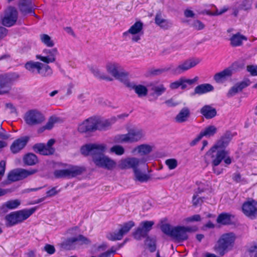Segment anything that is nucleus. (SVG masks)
<instances>
[{"instance_id": "f257e3e1", "label": "nucleus", "mask_w": 257, "mask_h": 257, "mask_svg": "<svg viewBox=\"0 0 257 257\" xmlns=\"http://www.w3.org/2000/svg\"><path fill=\"white\" fill-rule=\"evenodd\" d=\"M232 137L233 135L230 132H226L216 144L211 147L206 154V156H210L213 172L217 175L223 172V169L219 170L216 168L222 161L225 164L226 167L232 163L231 158L228 155V151L224 149L219 150V149L226 148Z\"/></svg>"}, {"instance_id": "f03ea898", "label": "nucleus", "mask_w": 257, "mask_h": 257, "mask_svg": "<svg viewBox=\"0 0 257 257\" xmlns=\"http://www.w3.org/2000/svg\"><path fill=\"white\" fill-rule=\"evenodd\" d=\"M106 145L103 144H87L80 149L84 156H91L93 162L98 168L112 170L115 168L116 163L111 158L104 154Z\"/></svg>"}, {"instance_id": "7ed1b4c3", "label": "nucleus", "mask_w": 257, "mask_h": 257, "mask_svg": "<svg viewBox=\"0 0 257 257\" xmlns=\"http://www.w3.org/2000/svg\"><path fill=\"white\" fill-rule=\"evenodd\" d=\"M200 62L201 60L199 58H191L181 62L177 66L170 64L164 68L151 69L150 70V74L153 76H157L170 71L173 75H178L195 67Z\"/></svg>"}, {"instance_id": "20e7f679", "label": "nucleus", "mask_w": 257, "mask_h": 257, "mask_svg": "<svg viewBox=\"0 0 257 257\" xmlns=\"http://www.w3.org/2000/svg\"><path fill=\"white\" fill-rule=\"evenodd\" d=\"M146 160L145 159H138L136 158H128L122 160L119 165L122 169L132 168L134 170L135 180L140 182H146L150 179V176L143 173L138 168L139 167L144 170L147 169V165L146 164Z\"/></svg>"}, {"instance_id": "39448f33", "label": "nucleus", "mask_w": 257, "mask_h": 257, "mask_svg": "<svg viewBox=\"0 0 257 257\" xmlns=\"http://www.w3.org/2000/svg\"><path fill=\"white\" fill-rule=\"evenodd\" d=\"M197 229L196 226H177L172 227L168 223L164 224L161 226V229L164 234L172 237L178 242H182L187 240L188 238L187 232L196 231Z\"/></svg>"}, {"instance_id": "423d86ee", "label": "nucleus", "mask_w": 257, "mask_h": 257, "mask_svg": "<svg viewBox=\"0 0 257 257\" xmlns=\"http://www.w3.org/2000/svg\"><path fill=\"white\" fill-rule=\"evenodd\" d=\"M145 136V132L142 129L133 128L130 129L127 134L116 135L113 141L118 144L134 143L139 142Z\"/></svg>"}, {"instance_id": "0eeeda50", "label": "nucleus", "mask_w": 257, "mask_h": 257, "mask_svg": "<svg viewBox=\"0 0 257 257\" xmlns=\"http://www.w3.org/2000/svg\"><path fill=\"white\" fill-rule=\"evenodd\" d=\"M25 67L32 73L38 74L42 77H49L53 74V70L50 66L39 62H27Z\"/></svg>"}, {"instance_id": "6e6552de", "label": "nucleus", "mask_w": 257, "mask_h": 257, "mask_svg": "<svg viewBox=\"0 0 257 257\" xmlns=\"http://www.w3.org/2000/svg\"><path fill=\"white\" fill-rule=\"evenodd\" d=\"M235 236L232 232L223 234L217 241L216 250L220 255H223L226 251L232 247Z\"/></svg>"}, {"instance_id": "1a4fd4ad", "label": "nucleus", "mask_w": 257, "mask_h": 257, "mask_svg": "<svg viewBox=\"0 0 257 257\" xmlns=\"http://www.w3.org/2000/svg\"><path fill=\"white\" fill-rule=\"evenodd\" d=\"M85 171L83 167L70 165L67 169L57 170L54 172L55 177L57 178H72L80 175Z\"/></svg>"}, {"instance_id": "9d476101", "label": "nucleus", "mask_w": 257, "mask_h": 257, "mask_svg": "<svg viewBox=\"0 0 257 257\" xmlns=\"http://www.w3.org/2000/svg\"><path fill=\"white\" fill-rule=\"evenodd\" d=\"M37 172H38V170L34 169L29 170L22 168L13 170L10 171L8 174V180L6 184H9L12 182L23 180Z\"/></svg>"}, {"instance_id": "9b49d317", "label": "nucleus", "mask_w": 257, "mask_h": 257, "mask_svg": "<svg viewBox=\"0 0 257 257\" xmlns=\"http://www.w3.org/2000/svg\"><path fill=\"white\" fill-rule=\"evenodd\" d=\"M106 68L108 73L124 84L128 79V73L124 71L117 63H108L106 66Z\"/></svg>"}, {"instance_id": "f8f14e48", "label": "nucleus", "mask_w": 257, "mask_h": 257, "mask_svg": "<svg viewBox=\"0 0 257 257\" xmlns=\"http://www.w3.org/2000/svg\"><path fill=\"white\" fill-rule=\"evenodd\" d=\"M90 240L82 235L68 238L61 243V247L66 250H71L75 248L77 245L88 244Z\"/></svg>"}, {"instance_id": "ddd939ff", "label": "nucleus", "mask_w": 257, "mask_h": 257, "mask_svg": "<svg viewBox=\"0 0 257 257\" xmlns=\"http://www.w3.org/2000/svg\"><path fill=\"white\" fill-rule=\"evenodd\" d=\"M143 26L144 24L141 21H137L127 31L123 33V36L130 38V35H133L132 41L137 42L141 40V35L143 34Z\"/></svg>"}, {"instance_id": "4468645a", "label": "nucleus", "mask_w": 257, "mask_h": 257, "mask_svg": "<svg viewBox=\"0 0 257 257\" xmlns=\"http://www.w3.org/2000/svg\"><path fill=\"white\" fill-rule=\"evenodd\" d=\"M155 222L153 221H144L140 223L139 226L133 233L134 237L137 240L148 236V233L152 229Z\"/></svg>"}, {"instance_id": "2eb2a0df", "label": "nucleus", "mask_w": 257, "mask_h": 257, "mask_svg": "<svg viewBox=\"0 0 257 257\" xmlns=\"http://www.w3.org/2000/svg\"><path fill=\"white\" fill-rule=\"evenodd\" d=\"M97 117H90L79 125L78 130L80 133L94 132L97 130Z\"/></svg>"}, {"instance_id": "dca6fc26", "label": "nucleus", "mask_w": 257, "mask_h": 257, "mask_svg": "<svg viewBox=\"0 0 257 257\" xmlns=\"http://www.w3.org/2000/svg\"><path fill=\"white\" fill-rule=\"evenodd\" d=\"M45 120L44 115L37 110H31L26 113L25 120L29 125L41 123Z\"/></svg>"}, {"instance_id": "f3484780", "label": "nucleus", "mask_w": 257, "mask_h": 257, "mask_svg": "<svg viewBox=\"0 0 257 257\" xmlns=\"http://www.w3.org/2000/svg\"><path fill=\"white\" fill-rule=\"evenodd\" d=\"M55 143L54 139H50L46 144L39 143L34 145L33 147L34 151L42 155H51L54 154L55 149L52 146Z\"/></svg>"}, {"instance_id": "a211bd4d", "label": "nucleus", "mask_w": 257, "mask_h": 257, "mask_svg": "<svg viewBox=\"0 0 257 257\" xmlns=\"http://www.w3.org/2000/svg\"><path fill=\"white\" fill-rule=\"evenodd\" d=\"M14 74H4L0 75V95L9 92L11 89V84L15 80Z\"/></svg>"}, {"instance_id": "6ab92c4d", "label": "nucleus", "mask_w": 257, "mask_h": 257, "mask_svg": "<svg viewBox=\"0 0 257 257\" xmlns=\"http://www.w3.org/2000/svg\"><path fill=\"white\" fill-rule=\"evenodd\" d=\"M18 19V12L17 10L12 7H10L5 12V17L2 19V24L6 27L13 26Z\"/></svg>"}, {"instance_id": "aec40b11", "label": "nucleus", "mask_w": 257, "mask_h": 257, "mask_svg": "<svg viewBox=\"0 0 257 257\" xmlns=\"http://www.w3.org/2000/svg\"><path fill=\"white\" fill-rule=\"evenodd\" d=\"M242 210L247 217L251 219L255 218L257 215V202L252 199L245 202L242 205Z\"/></svg>"}, {"instance_id": "412c9836", "label": "nucleus", "mask_w": 257, "mask_h": 257, "mask_svg": "<svg viewBox=\"0 0 257 257\" xmlns=\"http://www.w3.org/2000/svg\"><path fill=\"white\" fill-rule=\"evenodd\" d=\"M18 6L20 12L23 15L31 14L38 18L34 12L36 6L33 3L32 0H20Z\"/></svg>"}, {"instance_id": "4be33fe9", "label": "nucleus", "mask_w": 257, "mask_h": 257, "mask_svg": "<svg viewBox=\"0 0 257 257\" xmlns=\"http://www.w3.org/2000/svg\"><path fill=\"white\" fill-rule=\"evenodd\" d=\"M43 53L46 54V56H43L40 55H36L37 59L48 64L52 63L56 60V56L58 54L57 48H54L51 49H45L43 51Z\"/></svg>"}, {"instance_id": "5701e85b", "label": "nucleus", "mask_w": 257, "mask_h": 257, "mask_svg": "<svg viewBox=\"0 0 257 257\" xmlns=\"http://www.w3.org/2000/svg\"><path fill=\"white\" fill-rule=\"evenodd\" d=\"M29 140V137L25 136L21 137L15 140L10 147V150L12 153L17 154L23 150Z\"/></svg>"}, {"instance_id": "b1692460", "label": "nucleus", "mask_w": 257, "mask_h": 257, "mask_svg": "<svg viewBox=\"0 0 257 257\" xmlns=\"http://www.w3.org/2000/svg\"><path fill=\"white\" fill-rule=\"evenodd\" d=\"M154 20L156 25L164 30H168L173 26L172 21L165 19L160 11L156 13Z\"/></svg>"}, {"instance_id": "393cba45", "label": "nucleus", "mask_w": 257, "mask_h": 257, "mask_svg": "<svg viewBox=\"0 0 257 257\" xmlns=\"http://www.w3.org/2000/svg\"><path fill=\"white\" fill-rule=\"evenodd\" d=\"M124 85L130 89L134 90L139 97L146 96L148 94V90L145 86L141 84L136 85L133 82H130L128 79Z\"/></svg>"}, {"instance_id": "a878e982", "label": "nucleus", "mask_w": 257, "mask_h": 257, "mask_svg": "<svg viewBox=\"0 0 257 257\" xmlns=\"http://www.w3.org/2000/svg\"><path fill=\"white\" fill-rule=\"evenodd\" d=\"M97 130L104 131L109 129L117 120V117H111L109 119H103L97 117Z\"/></svg>"}, {"instance_id": "bb28decb", "label": "nucleus", "mask_w": 257, "mask_h": 257, "mask_svg": "<svg viewBox=\"0 0 257 257\" xmlns=\"http://www.w3.org/2000/svg\"><path fill=\"white\" fill-rule=\"evenodd\" d=\"M249 84L250 81L249 80H245L236 83L229 90L228 93H227V96L228 97H230L235 95L239 92L241 91L243 89L249 86Z\"/></svg>"}, {"instance_id": "cd10ccee", "label": "nucleus", "mask_w": 257, "mask_h": 257, "mask_svg": "<svg viewBox=\"0 0 257 257\" xmlns=\"http://www.w3.org/2000/svg\"><path fill=\"white\" fill-rule=\"evenodd\" d=\"M232 75V69L227 68L222 71L216 73L213 76L214 81L217 83H222Z\"/></svg>"}, {"instance_id": "c85d7f7f", "label": "nucleus", "mask_w": 257, "mask_h": 257, "mask_svg": "<svg viewBox=\"0 0 257 257\" xmlns=\"http://www.w3.org/2000/svg\"><path fill=\"white\" fill-rule=\"evenodd\" d=\"M200 113L206 119H211L217 114L216 109L209 105L203 106L200 109Z\"/></svg>"}, {"instance_id": "c756f323", "label": "nucleus", "mask_w": 257, "mask_h": 257, "mask_svg": "<svg viewBox=\"0 0 257 257\" xmlns=\"http://www.w3.org/2000/svg\"><path fill=\"white\" fill-rule=\"evenodd\" d=\"M36 209V208L34 207L29 209H25L17 211L16 213L19 223H21L28 218L35 212Z\"/></svg>"}, {"instance_id": "7c9ffc66", "label": "nucleus", "mask_w": 257, "mask_h": 257, "mask_svg": "<svg viewBox=\"0 0 257 257\" xmlns=\"http://www.w3.org/2000/svg\"><path fill=\"white\" fill-rule=\"evenodd\" d=\"M214 90V87L210 84L204 83L197 86L194 89V92L192 95H201L209 92L212 91Z\"/></svg>"}, {"instance_id": "2f4dec72", "label": "nucleus", "mask_w": 257, "mask_h": 257, "mask_svg": "<svg viewBox=\"0 0 257 257\" xmlns=\"http://www.w3.org/2000/svg\"><path fill=\"white\" fill-rule=\"evenodd\" d=\"M190 116V111L188 107H183L176 116L175 121L178 123H183L188 120Z\"/></svg>"}, {"instance_id": "473e14b6", "label": "nucleus", "mask_w": 257, "mask_h": 257, "mask_svg": "<svg viewBox=\"0 0 257 257\" xmlns=\"http://www.w3.org/2000/svg\"><path fill=\"white\" fill-rule=\"evenodd\" d=\"M150 95L156 98L162 95L166 91V88L162 84L158 85L151 84Z\"/></svg>"}, {"instance_id": "72a5a7b5", "label": "nucleus", "mask_w": 257, "mask_h": 257, "mask_svg": "<svg viewBox=\"0 0 257 257\" xmlns=\"http://www.w3.org/2000/svg\"><path fill=\"white\" fill-rule=\"evenodd\" d=\"M153 150V147L148 144H142L135 148L132 152L135 153L137 152L141 156L147 155L150 153Z\"/></svg>"}, {"instance_id": "f704fd0d", "label": "nucleus", "mask_w": 257, "mask_h": 257, "mask_svg": "<svg viewBox=\"0 0 257 257\" xmlns=\"http://www.w3.org/2000/svg\"><path fill=\"white\" fill-rule=\"evenodd\" d=\"M234 218V216L228 213H222L220 214L216 219L218 223L222 225H228L231 223V218Z\"/></svg>"}, {"instance_id": "c9c22d12", "label": "nucleus", "mask_w": 257, "mask_h": 257, "mask_svg": "<svg viewBox=\"0 0 257 257\" xmlns=\"http://www.w3.org/2000/svg\"><path fill=\"white\" fill-rule=\"evenodd\" d=\"M230 44L233 47H237L242 45V41L247 40L246 37L241 35L239 33L234 34L230 39Z\"/></svg>"}, {"instance_id": "e433bc0d", "label": "nucleus", "mask_w": 257, "mask_h": 257, "mask_svg": "<svg viewBox=\"0 0 257 257\" xmlns=\"http://www.w3.org/2000/svg\"><path fill=\"white\" fill-rule=\"evenodd\" d=\"M6 225L7 227H11L20 223L17 217L16 211L12 212L5 216Z\"/></svg>"}, {"instance_id": "4c0bfd02", "label": "nucleus", "mask_w": 257, "mask_h": 257, "mask_svg": "<svg viewBox=\"0 0 257 257\" xmlns=\"http://www.w3.org/2000/svg\"><path fill=\"white\" fill-rule=\"evenodd\" d=\"M23 162L28 166H33L38 163V159L36 155L33 153L26 154L23 159Z\"/></svg>"}, {"instance_id": "58836bf2", "label": "nucleus", "mask_w": 257, "mask_h": 257, "mask_svg": "<svg viewBox=\"0 0 257 257\" xmlns=\"http://www.w3.org/2000/svg\"><path fill=\"white\" fill-rule=\"evenodd\" d=\"M217 132V128L213 125H210L205 127L199 133L201 137H205L206 138H209L213 137Z\"/></svg>"}, {"instance_id": "ea45409f", "label": "nucleus", "mask_w": 257, "mask_h": 257, "mask_svg": "<svg viewBox=\"0 0 257 257\" xmlns=\"http://www.w3.org/2000/svg\"><path fill=\"white\" fill-rule=\"evenodd\" d=\"M58 120V118L56 116L50 117L46 125L40 128L39 130V132H42L46 130H50L52 129L54 126V123L57 122Z\"/></svg>"}, {"instance_id": "a19ab883", "label": "nucleus", "mask_w": 257, "mask_h": 257, "mask_svg": "<svg viewBox=\"0 0 257 257\" xmlns=\"http://www.w3.org/2000/svg\"><path fill=\"white\" fill-rule=\"evenodd\" d=\"M145 244L151 252H153L156 250V239L155 238L147 236L145 240Z\"/></svg>"}, {"instance_id": "79ce46f5", "label": "nucleus", "mask_w": 257, "mask_h": 257, "mask_svg": "<svg viewBox=\"0 0 257 257\" xmlns=\"http://www.w3.org/2000/svg\"><path fill=\"white\" fill-rule=\"evenodd\" d=\"M198 77L196 76L192 79H185L183 77L180 78V87L182 90L187 88V84L192 85L198 80Z\"/></svg>"}, {"instance_id": "37998d69", "label": "nucleus", "mask_w": 257, "mask_h": 257, "mask_svg": "<svg viewBox=\"0 0 257 257\" xmlns=\"http://www.w3.org/2000/svg\"><path fill=\"white\" fill-rule=\"evenodd\" d=\"M91 71L95 76L101 79L106 80L107 81H112V79L108 76L105 75L104 73L101 72L97 68H93Z\"/></svg>"}, {"instance_id": "c03bdc74", "label": "nucleus", "mask_w": 257, "mask_h": 257, "mask_svg": "<svg viewBox=\"0 0 257 257\" xmlns=\"http://www.w3.org/2000/svg\"><path fill=\"white\" fill-rule=\"evenodd\" d=\"M134 226L135 223L133 221H130L124 223L123 225H122L119 230L123 236L124 234L127 233Z\"/></svg>"}, {"instance_id": "a18cd8bd", "label": "nucleus", "mask_w": 257, "mask_h": 257, "mask_svg": "<svg viewBox=\"0 0 257 257\" xmlns=\"http://www.w3.org/2000/svg\"><path fill=\"white\" fill-rule=\"evenodd\" d=\"M123 236L122 235V233L120 232L119 230H118L117 232L114 231L109 232L106 235L107 238L109 240L111 241L121 240Z\"/></svg>"}, {"instance_id": "49530a36", "label": "nucleus", "mask_w": 257, "mask_h": 257, "mask_svg": "<svg viewBox=\"0 0 257 257\" xmlns=\"http://www.w3.org/2000/svg\"><path fill=\"white\" fill-rule=\"evenodd\" d=\"M40 40L43 43L49 47H52L54 45L51 37L47 34H41L40 36Z\"/></svg>"}, {"instance_id": "de8ad7c7", "label": "nucleus", "mask_w": 257, "mask_h": 257, "mask_svg": "<svg viewBox=\"0 0 257 257\" xmlns=\"http://www.w3.org/2000/svg\"><path fill=\"white\" fill-rule=\"evenodd\" d=\"M21 204V201L18 199L9 200L5 203L4 206L10 209L17 208Z\"/></svg>"}, {"instance_id": "09e8293b", "label": "nucleus", "mask_w": 257, "mask_h": 257, "mask_svg": "<svg viewBox=\"0 0 257 257\" xmlns=\"http://www.w3.org/2000/svg\"><path fill=\"white\" fill-rule=\"evenodd\" d=\"M111 153H114L117 155H122L124 153V149L121 146L115 145L110 148Z\"/></svg>"}, {"instance_id": "8fccbe9b", "label": "nucleus", "mask_w": 257, "mask_h": 257, "mask_svg": "<svg viewBox=\"0 0 257 257\" xmlns=\"http://www.w3.org/2000/svg\"><path fill=\"white\" fill-rule=\"evenodd\" d=\"M204 197H200L197 192L194 194L192 198V204L194 206H197L198 205H201L203 202Z\"/></svg>"}, {"instance_id": "3c124183", "label": "nucleus", "mask_w": 257, "mask_h": 257, "mask_svg": "<svg viewBox=\"0 0 257 257\" xmlns=\"http://www.w3.org/2000/svg\"><path fill=\"white\" fill-rule=\"evenodd\" d=\"M165 163L170 170L175 169L178 165L177 161L175 159H167L166 160Z\"/></svg>"}, {"instance_id": "603ef678", "label": "nucleus", "mask_w": 257, "mask_h": 257, "mask_svg": "<svg viewBox=\"0 0 257 257\" xmlns=\"http://www.w3.org/2000/svg\"><path fill=\"white\" fill-rule=\"evenodd\" d=\"M251 0H244L240 5V9L242 10L247 11L251 8Z\"/></svg>"}, {"instance_id": "864d4df0", "label": "nucleus", "mask_w": 257, "mask_h": 257, "mask_svg": "<svg viewBox=\"0 0 257 257\" xmlns=\"http://www.w3.org/2000/svg\"><path fill=\"white\" fill-rule=\"evenodd\" d=\"M248 251L250 257H257V241L253 243L249 248Z\"/></svg>"}, {"instance_id": "5fc2aeb1", "label": "nucleus", "mask_w": 257, "mask_h": 257, "mask_svg": "<svg viewBox=\"0 0 257 257\" xmlns=\"http://www.w3.org/2000/svg\"><path fill=\"white\" fill-rule=\"evenodd\" d=\"M191 26L197 30H201L204 28V24L199 20L194 21Z\"/></svg>"}, {"instance_id": "6e6d98bb", "label": "nucleus", "mask_w": 257, "mask_h": 257, "mask_svg": "<svg viewBox=\"0 0 257 257\" xmlns=\"http://www.w3.org/2000/svg\"><path fill=\"white\" fill-rule=\"evenodd\" d=\"M185 220L187 222L199 221L201 220V216L199 214H195L186 218Z\"/></svg>"}, {"instance_id": "4d7b16f0", "label": "nucleus", "mask_w": 257, "mask_h": 257, "mask_svg": "<svg viewBox=\"0 0 257 257\" xmlns=\"http://www.w3.org/2000/svg\"><path fill=\"white\" fill-rule=\"evenodd\" d=\"M44 249L45 251L50 254H52L55 252V248L54 246L49 244H46Z\"/></svg>"}, {"instance_id": "13d9d810", "label": "nucleus", "mask_w": 257, "mask_h": 257, "mask_svg": "<svg viewBox=\"0 0 257 257\" xmlns=\"http://www.w3.org/2000/svg\"><path fill=\"white\" fill-rule=\"evenodd\" d=\"M247 70L251 75H257V66L249 65L247 66Z\"/></svg>"}, {"instance_id": "bf43d9fd", "label": "nucleus", "mask_w": 257, "mask_h": 257, "mask_svg": "<svg viewBox=\"0 0 257 257\" xmlns=\"http://www.w3.org/2000/svg\"><path fill=\"white\" fill-rule=\"evenodd\" d=\"M113 247H112L110 250H108L107 251L101 253L99 257H110V255L112 253H115L116 250L114 249Z\"/></svg>"}, {"instance_id": "052dcab7", "label": "nucleus", "mask_w": 257, "mask_h": 257, "mask_svg": "<svg viewBox=\"0 0 257 257\" xmlns=\"http://www.w3.org/2000/svg\"><path fill=\"white\" fill-rule=\"evenodd\" d=\"M179 87H180V78L170 84V88L171 89H176L178 88Z\"/></svg>"}, {"instance_id": "680f3d73", "label": "nucleus", "mask_w": 257, "mask_h": 257, "mask_svg": "<svg viewBox=\"0 0 257 257\" xmlns=\"http://www.w3.org/2000/svg\"><path fill=\"white\" fill-rule=\"evenodd\" d=\"M165 103L169 107L175 106L179 104L178 102L175 101L173 98H171L165 101Z\"/></svg>"}, {"instance_id": "e2e57ef3", "label": "nucleus", "mask_w": 257, "mask_h": 257, "mask_svg": "<svg viewBox=\"0 0 257 257\" xmlns=\"http://www.w3.org/2000/svg\"><path fill=\"white\" fill-rule=\"evenodd\" d=\"M6 162L4 161L0 162V175L3 176L5 172Z\"/></svg>"}, {"instance_id": "0e129e2a", "label": "nucleus", "mask_w": 257, "mask_h": 257, "mask_svg": "<svg viewBox=\"0 0 257 257\" xmlns=\"http://www.w3.org/2000/svg\"><path fill=\"white\" fill-rule=\"evenodd\" d=\"M58 192L56 190V187H53L46 192L47 197H52L57 194Z\"/></svg>"}, {"instance_id": "69168bd1", "label": "nucleus", "mask_w": 257, "mask_h": 257, "mask_svg": "<svg viewBox=\"0 0 257 257\" xmlns=\"http://www.w3.org/2000/svg\"><path fill=\"white\" fill-rule=\"evenodd\" d=\"M6 107L10 109V112L12 113H16V109L13 104L11 103H8L6 104Z\"/></svg>"}, {"instance_id": "338daca9", "label": "nucleus", "mask_w": 257, "mask_h": 257, "mask_svg": "<svg viewBox=\"0 0 257 257\" xmlns=\"http://www.w3.org/2000/svg\"><path fill=\"white\" fill-rule=\"evenodd\" d=\"M202 137L199 134L196 138H195L190 143V145L191 146H195L199 141H200L202 139Z\"/></svg>"}, {"instance_id": "774afa93", "label": "nucleus", "mask_w": 257, "mask_h": 257, "mask_svg": "<svg viewBox=\"0 0 257 257\" xmlns=\"http://www.w3.org/2000/svg\"><path fill=\"white\" fill-rule=\"evenodd\" d=\"M184 15L186 18H193L195 16V14L191 10H186L184 11Z\"/></svg>"}]
</instances>
